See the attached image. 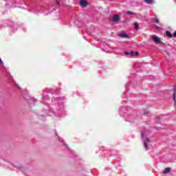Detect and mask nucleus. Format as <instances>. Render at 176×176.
Instances as JSON below:
<instances>
[{"label":"nucleus","instance_id":"f257e3e1","mask_svg":"<svg viewBox=\"0 0 176 176\" xmlns=\"http://www.w3.org/2000/svg\"><path fill=\"white\" fill-rule=\"evenodd\" d=\"M112 21L113 23H119V21H120V17L119 16V15L116 14L113 16Z\"/></svg>","mask_w":176,"mask_h":176},{"label":"nucleus","instance_id":"f03ea898","mask_svg":"<svg viewBox=\"0 0 176 176\" xmlns=\"http://www.w3.org/2000/svg\"><path fill=\"white\" fill-rule=\"evenodd\" d=\"M89 3L86 0H80V6L82 8H86V6H88Z\"/></svg>","mask_w":176,"mask_h":176},{"label":"nucleus","instance_id":"7ed1b4c3","mask_svg":"<svg viewBox=\"0 0 176 176\" xmlns=\"http://www.w3.org/2000/svg\"><path fill=\"white\" fill-rule=\"evenodd\" d=\"M153 41L155 42V43H156L157 45H158V43H162V41H160V38L158 36H154L153 37Z\"/></svg>","mask_w":176,"mask_h":176},{"label":"nucleus","instance_id":"20e7f679","mask_svg":"<svg viewBox=\"0 0 176 176\" xmlns=\"http://www.w3.org/2000/svg\"><path fill=\"white\" fill-rule=\"evenodd\" d=\"M149 142H150L149 138L146 137L144 143V148L146 151H148V144H149Z\"/></svg>","mask_w":176,"mask_h":176},{"label":"nucleus","instance_id":"39448f33","mask_svg":"<svg viewBox=\"0 0 176 176\" xmlns=\"http://www.w3.org/2000/svg\"><path fill=\"white\" fill-rule=\"evenodd\" d=\"M118 36H120V38H129V35H127L124 32H121L118 34Z\"/></svg>","mask_w":176,"mask_h":176},{"label":"nucleus","instance_id":"423d86ee","mask_svg":"<svg viewBox=\"0 0 176 176\" xmlns=\"http://www.w3.org/2000/svg\"><path fill=\"white\" fill-rule=\"evenodd\" d=\"M130 56H131V57H134V56H140V52H134V51H131L130 52Z\"/></svg>","mask_w":176,"mask_h":176},{"label":"nucleus","instance_id":"0eeeda50","mask_svg":"<svg viewBox=\"0 0 176 176\" xmlns=\"http://www.w3.org/2000/svg\"><path fill=\"white\" fill-rule=\"evenodd\" d=\"M170 171H171V169L170 168H166L163 171V173L164 174H168V173H170Z\"/></svg>","mask_w":176,"mask_h":176},{"label":"nucleus","instance_id":"6e6552de","mask_svg":"<svg viewBox=\"0 0 176 176\" xmlns=\"http://www.w3.org/2000/svg\"><path fill=\"white\" fill-rule=\"evenodd\" d=\"M166 36L168 38H173V34H171V33L170 32V31H166Z\"/></svg>","mask_w":176,"mask_h":176},{"label":"nucleus","instance_id":"1a4fd4ad","mask_svg":"<svg viewBox=\"0 0 176 176\" xmlns=\"http://www.w3.org/2000/svg\"><path fill=\"white\" fill-rule=\"evenodd\" d=\"M134 27L138 31L140 30V25H138V23H135Z\"/></svg>","mask_w":176,"mask_h":176},{"label":"nucleus","instance_id":"9d476101","mask_svg":"<svg viewBox=\"0 0 176 176\" xmlns=\"http://www.w3.org/2000/svg\"><path fill=\"white\" fill-rule=\"evenodd\" d=\"M144 2H146V3L152 4L153 3V0H144Z\"/></svg>","mask_w":176,"mask_h":176},{"label":"nucleus","instance_id":"9b49d317","mask_svg":"<svg viewBox=\"0 0 176 176\" xmlns=\"http://www.w3.org/2000/svg\"><path fill=\"white\" fill-rule=\"evenodd\" d=\"M154 22L156 23L157 24H159L160 23L159 19H157V18H154Z\"/></svg>","mask_w":176,"mask_h":176},{"label":"nucleus","instance_id":"f8f14e48","mask_svg":"<svg viewBox=\"0 0 176 176\" xmlns=\"http://www.w3.org/2000/svg\"><path fill=\"white\" fill-rule=\"evenodd\" d=\"M126 13H127V14H131V15L134 14V12H133L131 11H127Z\"/></svg>","mask_w":176,"mask_h":176},{"label":"nucleus","instance_id":"ddd939ff","mask_svg":"<svg viewBox=\"0 0 176 176\" xmlns=\"http://www.w3.org/2000/svg\"><path fill=\"white\" fill-rule=\"evenodd\" d=\"M173 101H175V93H173Z\"/></svg>","mask_w":176,"mask_h":176},{"label":"nucleus","instance_id":"4468645a","mask_svg":"<svg viewBox=\"0 0 176 176\" xmlns=\"http://www.w3.org/2000/svg\"><path fill=\"white\" fill-rule=\"evenodd\" d=\"M141 137H142V138L145 137V133L144 132H142L141 133Z\"/></svg>","mask_w":176,"mask_h":176},{"label":"nucleus","instance_id":"2eb2a0df","mask_svg":"<svg viewBox=\"0 0 176 176\" xmlns=\"http://www.w3.org/2000/svg\"><path fill=\"white\" fill-rule=\"evenodd\" d=\"M160 26H155V30H160Z\"/></svg>","mask_w":176,"mask_h":176},{"label":"nucleus","instance_id":"dca6fc26","mask_svg":"<svg viewBox=\"0 0 176 176\" xmlns=\"http://www.w3.org/2000/svg\"><path fill=\"white\" fill-rule=\"evenodd\" d=\"M173 36L174 38H176V31L173 33Z\"/></svg>","mask_w":176,"mask_h":176},{"label":"nucleus","instance_id":"f3484780","mask_svg":"<svg viewBox=\"0 0 176 176\" xmlns=\"http://www.w3.org/2000/svg\"><path fill=\"white\" fill-rule=\"evenodd\" d=\"M125 54H126V56H129V54H130V52H125Z\"/></svg>","mask_w":176,"mask_h":176},{"label":"nucleus","instance_id":"a211bd4d","mask_svg":"<svg viewBox=\"0 0 176 176\" xmlns=\"http://www.w3.org/2000/svg\"><path fill=\"white\" fill-rule=\"evenodd\" d=\"M172 90L173 91V92H175V87H174Z\"/></svg>","mask_w":176,"mask_h":176},{"label":"nucleus","instance_id":"6ab92c4d","mask_svg":"<svg viewBox=\"0 0 176 176\" xmlns=\"http://www.w3.org/2000/svg\"><path fill=\"white\" fill-rule=\"evenodd\" d=\"M56 3H57L58 5H60V2H58V1H57Z\"/></svg>","mask_w":176,"mask_h":176}]
</instances>
